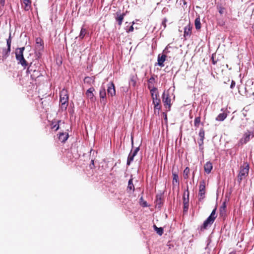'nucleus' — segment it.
<instances>
[{
  "mask_svg": "<svg viewBox=\"0 0 254 254\" xmlns=\"http://www.w3.org/2000/svg\"><path fill=\"white\" fill-rule=\"evenodd\" d=\"M25 50V47L18 48L15 51V58L18 64L21 65L24 68L28 67V64L23 56V52Z\"/></svg>",
  "mask_w": 254,
  "mask_h": 254,
  "instance_id": "f257e3e1",
  "label": "nucleus"
},
{
  "mask_svg": "<svg viewBox=\"0 0 254 254\" xmlns=\"http://www.w3.org/2000/svg\"><path fill=\"white\" fill-rule=\"evenodd\" d=\"M60 103L62 111H66L68 104V95L67 90L64 89L60 92Z\"/></svg>",
  "mask_w": 254,
  "mask_h": 254,
  "instance_id": "f03ea898",
  "label": "nucleus"
},
{
  "mask_svg": "<svg viewBox=\"0 0 254 254\" xmlns=\"http://www.w3.org/2000/svg\"><path fill=\"white\" fill-rule=\"evenodd\" d=\"M249 172V165L247 163H245L243 166H241L238 175V182L240 183L242 181L245 179L248 175Z\"/></svg>",
  "mask_w": 254,
  "mask_h": 254,
  "instance_id": "7ed1b4c3",
  "label": "nucleus"
},
{
  "mask_svg": "<svg viewBox=\"0 0 254 254\" xmlns=\"http://www.w3.org/2000/svg\"><path fill=\"white\" fill-rule=\"evenodd\" d=\"M26 73L30 74L31 78L32 79H36L41 75V73L38 69H36V67H34L32 65V63H31L28 67H27Z\"/></svg>",
  "mask_w": 254,
  "mask_h": 254,
  "instance_id": "20e7f679",
  "label": "nucleus"
},
{
  "mask_svg": "<svg viewBox=\"0 0 254 254\" xmlns=\"http://www.w3.org/2000/svg\"><path fill=\"white\" fill-rule=\"evenodd\" d=\"M254 137V130L250 131L248 130L245 133L243 137L241 138L238 142V145H242L244 144H246L248 142L251 138H252Z\"/></svg>",
  "mask_w": 254,
  "mask_h": 254,
  "instance_id": "39448f33",
  "label": "nucleus"
},
{
  "mask_svg": "<svg viewBox=\"0 0 254 254\" xmlns=\"http://www.w3.org/2000/svg\"><path fill=\"white\" fill-rule=\"evenodd\" d=\"M162 102L164 104V106L167 109V111H170L171 107V99L170 97L168 91H164L162 96Z\"/></svg>",
  "mask_w": 254,
  "mask_h": 254,
  "instance_id": "423d86ee",
  "label": "nucleus"
},
{
  "mask_svg": "<svg viewBox=\"0 0 254 254\" xmlns=\"http://www.w3.org/2000/svg\"><path fill=\"white\" fill-rule=\"evenodd\" d=\"M205 183L204 180H202L200 182L199 186V192H198V200L199 201H201L205 197Z\"/></svg>",
  "mask_w": 254,
  "mask_h": 254,
  "instance_id": "0eeeda50",
  "label": "nucleus"
},
{
  "mask_svg": "<svg viewBox=\"0 0 254 254\" xmlns=\"http://www.w3.org/2000/svg\"><path fill=\"white\" fill-rule=\"evenodd\" d=\"M107 93L109 96L113 97L116 95L115 85L113 82H110L107 85Z\"/></svg>",
  "mask_w": 254,
  "mask_h": 254,
  "instance_id": "6e6552de",
  "label": "nucleus"
},
{
  "mask_svg": "<svg viewBox=\"0 0 254 254\" xmlns=\"http://www.w3.org/2000/svg\"><path fill=\"white\" fill-rule=\"evenodd\" d=\"M36 48L39 51H43L44 48V43L40 37H37L35 39Z\"/></svg>",
  "mask_w": 254,
  "mask_h": 254,
  "instance_id": "1a4fd4ad",
  "label": "nucleus"
},
{
  "mask_svg": "<svg viewBox=\"0 0 254 254\" xmlns=\"http://www.w3.org/2000/svg\"><path fill=\"white\" fill-rule=\"evenodd\" d=\"M116 16L115 17L116 21L118 22V23L119 26H121L122 24L124 16L126 15V13H121L120 11H117L116 13Z\"/></svg>",
  "mask_w": 254,
  "mask_h": 254,
  "instance_id": "9d476101",
  "label": "nucleus"
},
{
  "mask_svg": "<svg viewBox=\"0 0 254 254\" xmlns=\"http://www.w3.org/2000/svg\"><path fill=\"white\" fill-rule=\"evenodd\" d=\"M215 219H213L211 216H208V218L204 221L202 226H201L202 229H206L208 225H211L214 222Z\"/></svg>",
  "mask_w": 254,
  "mask_h": 254,
  "instance_id": "9b49d317",
  "label": "nucleus"
},
{
  "mask_svg": "<svg viewBox=\"0 0 254 254\" xmlns=\"http://www.w3.org/2000/svg\"><path fill=\"white\" fill-rule=\"evenodd\" d=\"M166 58V56L165 54H162V55L159 54L157 58L158 65L161 67L164 66V64L163 63L165 61Z\"/></svg>",
  "mask_w": 254,
  "mask_h": 254,
  "instance_id": "f8f14e48",
  "label": "nucleus"
},
{
  "mask_svg": "<svg viewBox=\"0 0 254 254\" xmlns=\"http://www.w3.org/2000/svg\"><path fill=\"white\" fill-rule=\"evenodd\" d=\"M69 137L68 133L67 132H60L59 134V139L62 142H65Z\"/></svg>",
  "mask_w": 254,
  "mask_h": 254,
  "instance_id": "ddd939ff",
  "label": "nucleus"
},
{
  "mask_svg": "<svg viewBox=\"0 0 254 254\" xmlns=\"http://www.w3.org/2000/svg\"><path fill=\"white\" fill-rule=\"evenodd\" d=\"M213 168L212 164L210 161L207 162L204 165V169L205 172L209 174Z\"/></svg>",
  "mask_w": 254,
  "mask_h": 254,
  "instance_id": "4468645a",
  "label": "nucleus"
},
{
  "mask_svg": "<svg viewBox=\"0 0 254 254\" xmlns=\"http://www.w3.org/2000/svg\"><path fill=\"white\" fill-rule=\"evenodd\" d=\"M95 91V89L93 87L89 88L86 92V95L89 98L91 101H93L94 99V95L93 92Z\"/></svg>",
  "mask_w": 254,
  "mask_h": 254,
  "instance_id": "2eb2a0df",
  "label": "nucleus"
},
{
  "mask_svg": "<svg viewBox=\"0 0 254 254\" xmlns=\"http://www.w3.org/2000/svg\"><path fill=\"white\" fill-rule=\"evenodd\" d=\"M192 26L189 24L184 28V37H190L191 35Z\"/></svg>",
  "mask_w": 254,
  "mask_h": 254,
  "instance_id": "dca6fc26",
  "label": "nucleus"
},
{
  "mask_svg": "<svg viewBox=\"0 0 254 254\" xmlns=\"http://www.w3.org/2000/svg\"><path fill=\"white\" fill-rule=\"evenodd\" d=\"M10 51V48L7 47V48L2 49V58L3 60H5L9 56Z\"/></svg>",
  "mask_w": 254,
  "mask_h": 254,
  "instance_id": "f3484780",
  "label": "nucleus"
},
{
  "mask_svg": "<svg viewBox=\"0 0 254 254\" xmlns=\"http://www.w3.org/2000/svg\"><path fill=\"white\" fill-rule=\"evenodd\" d=\"M183 204H189V191L188 187L184 193L183 196Z\"/></svg>",
  "mask_w": 254,
  "mask_h": 254,
  "instance_id": "a211bd4d",
  "label": "nucleus"
},
{
  "mask_svg": "<svg viewBox=\"0 0 254 254\" xmlns=\"http://www.w3.org/2000/svg\"><path fill=\"white\" fill-rule=\"evenodd\" d=\"M24 4V9L25 11H29L31 7V0H22Z\"/></svg>",
  "mask_w": 254,
  "mask_h": 254,
  "instance_id": "6ab92c4d",
  "label": "nucleus"
},
{
  "mask_svg": "<svg viewBox=\"0 0 254 254\" xmlns=\"http://www.w3.org/2000/svg\"><path fill=\"white\" fill-rule=\"evenodd\" d=\"M95 82V77L94 76H86L84 79V82L91 85Z\"/></svg>",
  "mask_w": 254,
  "mask_h": 254,
  "instance_id": "aec40b11",
  "label": "nucleus"
},
{
  "mask_svg": "<svg viewBox=\"0 0 254 254\" xmlns=\"http://www.w3.org/2000/svg\"><path fill=\"white\" fill-rule=\"evenodd\" d=\"M99 96L100 98L101 99H106V89L104 87L102 86L100 89L99 91Z\"/></svg>",
  "mask_w": 254,
  "mask_h": 254,
  "instance_id": "412c9836",
  "label": "nucleus"
},
{
  "mask_svg": "<svg viewBox=\"0 0 254 254\" xmlns=\"http://www.w3.org/2000/svg\"><path fill=\"white\" fill-rule=\"evenodd\" d=\"M155 83L154 75H152L151 77L147 81V87L148 88H151L154 86V83Z\"/></svg>",
  "mask_w": 254,
  "mask_h": 254,
  "instance_id": "4be33fe9",
  "label": "nucleus"
},
{
  "mask_svg": "<svg viewBox=\"0 0 254 254\" xmlns=\"http://www.w3.org/2000/svg\"><path fill=\"white\" fill-rule=\"evenodd\" d=\"M227 117V114L225 113L219 114L216 118V120L218 121H223Z\"/></svg>",
  "mask_w": 254,
  "mask_h": 254,
  "instance_id": "5701e85b",
  "label": "nucleus"
},
{
  "mask_svg": "<svg viewBox=\"0 0 254 254\" xmlns=\"http://www.w3.org/2000/svg\"><path fill=\"white\" fill-rule=\"evenodd\" d=\"M194 25H195V27L196 30H199L200 29L201 23H200V17L199 16L195 19Z\"/></svg>",
  "mask_w": 254,
  "mask_h": 254,
  "instance_id": "b1692460",
  "label": "nucleus"
},
{
  "mask_svg": "<svg viewBox=\"0 0 254 254\" xmlns=\"http://www.w3.org/2000/svg\"><path fill=\"white\" fill-rule=\"evenodd\" d=\"M127 189H129V190H132L133 191H134V187L133 184V178L132 176H131V178L128 180Z\"/></svg>",
  "mask_w": 254,
  "mask_h": 254,
  "instance_id": "393cba45",
  "label": "nucleus"
},
{
  "mask_svg": "<svg viewBox=\"0 0 254 254\" xmlns=\"http://www.w3.org/2000/svg\"><path fill=\"white\" fill-rule=\"evenodd\" d=\"M87 33V30L84 27V26H83L81 28V30L80 31V34L79 35V38L81 39H82L84 38L85 34Z\"/></svg>",
  "mask_w": 254,
  "mask_h": 254,
  "instance_id": "a878e982",
  "label": "nucleus"
},
{
  "mask_svg": "<svg viewBox=\"0 0 254 254\" xmlns=\"http://www.w3.org/2000/svg\"><path fill=\"white\" fill-rule=\"evenodd\" d=\"M154 230L159 235L162 236L163 234V228L162 227H157L155 225H153Z\"/></svg>",
  "mask_w": 254,
  "mask_h": 254,
  "instance_id": "bb28decb",
  "label": "nucleus"
},
{
  "mask_svg": "<svg viewBox=\"0 0 254 254\" xmlns=\"http://www.w3.org/2000/svg\"><path fill=\"white\" fill-rule=\"evenodd\" d=\"M153 100V104L157 103H161V100L159 97V93L157 92L155 93V95L154 96L151 97Z\"/></svg>",
  "mask_w": 254,
  "mask_h": 254,
  "instance_id": "cd10ccee",
  "label": "nucleus"
},
{
  "mask_svg": "<svg viewBox=\"0 0 254 254\" xmlns=\"http://www.w3.org/2000/svg\"><path fill=\"white\" fill-rule=\"evenodd\" d=\"M176 183L178 185H179V176L176 173L173 172V184L174 185Z\"/></svg>",
  "mask_w": 254,
  "mask_h": 254,
  "instance_id": "c85d7f7f",
  "label": "nucleus"
},
{
  "mask_svg": "<svg viewBox=\"0 0 254 254\" xmlns=\"http://www.w3.org/2000/svg\"><path fill=\"white\" fill-rule=\"evenodd\" d=\"M161 103H157L153 104L154 105V109L155 113H156V111H157V114H159L160 112V110L161 109V106L160 105Z\"/></svg>",
  "mask_w": 254,
  "mask_h": 254,
  "instance_id": "c756f323",
  "label": "nucleus"
},
{
  "mask_svg": "<svg viewBox=\"0 0 254 254\" xmlns=\"http://www.w3.org/2000/svg\"><path fill=\"white\" fill-rule=\"evenodd\" d=\"M139 204L141 206L143 207H147L148 206L147 202L144 200L143 196H141L139 198Z\"/></svg>",
  "mask_w": 254,
  "mask_h": 254,
  "instance_id": "7c9ffc66",
  "label": "nucleus"
},
{
  "mask_svg": "<svg viewBox=\"0 0 254 254\" xmlns=\"http://www.w3.org/2000/svg\"><path fill=\"white\" fill-rule=\"evenodd\" d=\"M150 90V92L151 95V97L154 96L155 95V93L158 92L157 88L154 86H153L151 88H148Z\"/></svg>",
  "mask_w": 254,
  "mask_h": 254,
  "instance_id": "2f4dec72",
  "label": "nucleus"
},
{
  "mask_svg": "<svg viewBox=\"0 0 254 254\" xmlns=\"http://www.w3.org/2000/svg\"><path fill=\"white\" fill-rule=\"evenodd\" d=\"M184 178L185 179H187L189 177V174L190 173V168L187 167L184 170Z\"/></svg>",
  "mask_w": 254,
  "mask_h": 254,
  "instance_id": "473e14b6",
  "label": "nucleus"
},
{
  "mask_svg": "<svg viewBox=\"0 0 254 254\" xmlns=\"http://www.w3.org/2000/svg\"><path fill=\"white\" fill-rule=\"evenodd\" d=\"M200 123V116L199 115V116H198L195 118L194 121V126L195 127H198Z\"/></svg>",
  "mask_w": 254,
  "mask_h": 254,
  "instance_id": "72a5a7b5",
  "label": "nucleus"
},
{
  "mask_svg": "<svg viewBox=\"0 0 254 254\" xmlns=\"http://www.w3.org/2000/svg\"><path fill=\"white\" fill-rule=\"evenodd\" d=\"M134 157L132 156L131 155H130L129 153L128 155L127 159V166H129L131 164V163L133 161Z\"/></svg>",
  "mask_w": 254,
  "mask_h": 254,
  "instance_id": "f704fd0d",
  "label": "nucleus"
},
{
  "mask_svg": "<svg viewBox=\"0 0 254 254\" xmlns=\"http://www.w3.org/2000/svg\"><path fill=\"white\" fill-rule=\"evenodd\" d=\"M226 208V202H223L221 206L220 207L219 210L220 214H222L223 212L225 211V209Z\"/></svg>",
  "mask_w": 254,
  "mask_h": 254,
  "instance_id": "c9c22d12",
  "label": "nucleus"
},
{
  "mask_svg": "<svg viewBox=\"0 0 254 254\" xmlns=\"http://www.w3.org/2000/svg\"><path fill=\"white\" fill-rule=\"evenodd\" d=\"M204 134L205 132L203 128H201L199 130V132L198 133L199 136L200 137V139H204Z\"/></svg>",
  "mask_w": 254,
  "mask_h": 254,
  "instance_id": "e433bc0d",
  "label": "nucleus"
},
{
  "mask_svg": "<svg viewBox=\"0 0 254 254\" xmlns=\"http://www.w3.org/2000/svg\"><path fill=\"white\" fill-rule=\"evenodd\" d=\"M11 33H10L8 39H6L7 47L11 48Z\"/></svg>",
  "mask_w": 254,
  "mask_h": 254,
  "instance_id": "4c0bfd02",
  "label": "nucleus"
},
{
  "mask_svg": "<svg viewBox=\"0 0 254 254\" xmlns=\"http://www.w3.org/2000/svg\"><path fill=\"white\" fill-rule=\"evenodd\" d=\"M139 146H138L135 148V149L133 151V152H132L131 150L129 154L134 157L136 155L138 151L139 150Z\"/></svg>",
  "mask_w": 254,
  "mask_h": 254,
  "instance_id": "58836bf2",
  "label": "nucleus"
},
{
  "mask_svg": "<svg viewBox=\"0 0 254 254\" xmlns=\"http://www.w3.org/2000/svg\"><path fill=\"white\" fill-rule=\"evenodd\" d=\"M139 146H138L135 148V149L133 151V152H132L131 150L129 154L134 157L136 155L138 151L139 150Z\"/></svg>",
  "mask_w": 254,
  "mask_h": 254,
  "instance_id": "ea45409f",
  "label": "nucleus"
},
{
  "mask_svg": "<svg viewBox=\"0 0 254 254\" xmlns=\"http://www.w3.org/2000/svg\"><path fill=\"white\" fill-rule=\"evenodd\" d=\"M139 146H138L135 148V149L133 151V152H132L131 150L129 154L134 157L136 155L138 151L139 150Z\"/></svg>",
  "mask_w": 254,
  "mask_h": 254,
  "instance_id": "a19ab883",
  "label": "nucleus"
},
{
  "mask_svg": "<svg viewBox=\"0 0 254 254\" xmlns=\"http://www.w3.org/2000/svg\"><path fill=\"white\" fill-rule=\"evenodd\" d=\"M139 146H138L135 148V149L133 151V152H132L131 150L129 154L134 157L136 155L138 151L139 150Z\"/></svg>",
  "mask_w": 254,
  "mask_h": 254,
  "instance_id": "79ce46f5",
  "label": "nucleus"
},
{
  "mask_svg": "<svg viewBox=\"0 0 254 254\" xmlns=\"http://www.w3.org/2000/svg\"><path fill=\"white\" fill-rule=\"evenodd\" d=\"M129 84L130 86H132L134 87L136 85V80L134 79V77H132L129 81Z\"/></svg>",
  "mask_w": 254,
  "mask_h": 254,
  "instance_id": "37998d69",
  "label": "nucleus"
},
{
  "mask_svg": "<svg viewBox=\"0 0 254 254\" xmlns=\"http://www.w3.org/2000/svg\"><path fill=\"white\" fill-rule=\"evenodd\" d=\"M216 208H214L212 211L211 212L210 215L209 216H211L212 218L214 219H215L216 218Z\"/></svg>",
  "mask_w": 254,
  "mask_h": 254,
  "instance_id": "c03bdc74",
  "label": "nucleus"
},
{
  "mask_svg": "<svg viewBox=\"0 0 254 254\" xmlns=\"http://www.w3.org/2000/svg\"><path fill=\"white\" fill-rule=\"evenodd\" d=\"M216 208H214L212 211L211 212L210 215L209 216H211L212 218L214 219H215L216 218Z\"/></svg>",
  "mask_w": 254,
  "mask_h": 254,
  "instance_id": "a18cd8bd",
  "label": "nucleus"
},
{
  "mask_svg": "<svg viewBox=\"0 0 254 254\" xmlns=\"http://www.w3.org/2000/svg\"><path fill=\"white\" fill-rule=\"evenodd\" d=\"M189 204H184L183 211L184 213H187L189 209Z\"/></svg>",
  "mask_w": 254,
  "mask_h": 254,
  "instance_id": "49530a36",
  "label": "nucleus"
},
{
  "mask_svg": "<svg viewBox=\"0 0 254 254\" xmlns=\"http://www.w3.org/2000/svg\"><path fill=\"white\" fill-rule=\"evenodd\" d=\"M218 9L219 13L221 15H222L224 13V10H225V8L224 7H222L221 6H219V7H218Z\"/></svg>",
  "mask_w": 254,
  "mask_h": 254,
  "instance_id": "de8ad7c7",
  "label": "nucleus"
},
{
  "mask_svg": "<svg viewBox=\"0 0 254 254\" xmlns=\"http://www.w3.org/2000/svg\"><path fill=\"white\" fill-rule=\"evenodd\" d=\"M61 121H60H60H59L58 122V124H55L54 126H53L52 127V128H56V129H55V130H57L58 129H59V123H61Z\"/></svg>",
  "mask_w": 254,
  "mask_h": 254,
  "instance_id": "09e8293b",
  "label": "nucleus"
},
{
  "mask_svg": "<svg viewBox=\"0 0 254 254\" xmlns=\"http://www.w3.org/2000/svg\"><path fill=\"white\" fill-rule=\"evenodd\" d=\"M134 28L133 25H131L128 29H126V31L127 33L132 32L133 31Z\"/></svg>",
  "mask_w": 254,
  "mask_h": 254,
  "instance_id": "8fccbe9b",
  "label": "nucleus"
},
{
  "mask_svg": "<svg viewBox=\"0 0 254 254\" xmlns=\"http://www.w3.org/2000/svg\"><path fill=\"white\" fill-rule=\"evenodd\" d=\"M162 115H163V117L164 118V121L166 122H167V114L165 113V112H163L162 113Z\"/></svg>",
  "mask_w": 254,
  "mask_h": 254,
  "instance_id": "3c124183",
  "label": "nucleus"
},
{
  "mask_svg": "<svg viewBox=\"0 0 254 254\" xmlns=\"http://www.w3.org/2000/svg\"><path fill=\"white\" fill-rule=\"evenodd\" d=\"M203 140L204 139H199L198 140V143L199 146L200 147H201L203 145Z\"/></svg>",
  "mask_w": 254,
  "mask_h": 254,
  "instance_id": "603ef678",
  "label": "nucleus"
},
{
  "mask_svg": "<svg viewBox=\"0 0 254 254\" xmlns=\"http://www.w3.org/2000/svg\"><path fill=\"white\" fill-rule=\"evenodd\" d=\"M235 85H236V83H235V81L232 80L231 82L230 88L231 89H233L235 87Z\"/></svg>",
  "mask_w": 254,
  "mask_h": 254,
  "instance_id": "864d4df0",
  "label": "nucleus"
},
{
  "mask_svg": "<svg viewBox=\"0 0 254 254\" xmlns=\"http://www.w3.org/2000/svg\"><path fill=\"white\" fill-rule=\"evenodd\" d=\"M167 21V19L166 18H164L162 22V25L164 26V28L166 27V23Z\"/></svg>",
  "mask_w": 254,
  "mask_h": 254,
  "instance_id": "5fc2aeb1",
  "label": "nucleus"
},
{
  "mask_svg": "<svg viewBox=\"0 0 254 254\" xmlns=\"http://www.w3.org/2000/svg\"><path fill=\"white\" fill-rule=\"evenodd\" d=\"M168 47H169V45H168L166 48L165 49L163 50V53H164V54H165L166 55V54H167L168 52H169V51H168Z\"/></svg>",
  "mask_w": 254,
  "mask_h": 254,
  "instance_id": "6e6d98bb",
  "label": "nucleus"
},
{
  "mask_svg": "<svg viewBox=\"0 0 254 254\" xmlns=\"http://www.w3.org/2000/svg\"><path fill=\"white\" fill-rule=\"evenodd\" d=\"M179 1L181 4L183 3V5H187V2L186 1V0H179Z\"/></svg>",
  "mask_w": 254,
  "mask_h": 254,
  "instance_id": "4d7b16f0",
  "label": "nucleus"
},
{
  "mask_svg": "<svg viewBox=\"0 0 254 254\" xmlns=\"http://www.w3.org/2000/svg\"><path fill=\"white\" fill-rule=\"evenodd\" d=\"M211 60H212V64L215 65L217 63V61H215L214 60L213 55H212L211 57Z\"/></svg>",
  "mask_w": 254,
  "mask_h": 254,
  "instance_id": "13d9d810",
  "label": "nucleus"
},
{
  "mask_svg": "<svg viewBox=\"0 0 254 254\" xmlns=\"http://www.w3.org/2000/svg\"><path fill=\"white\" fill-rule=\"evenodd\" d=\"M5 0H0V5L2 6H3L5 4Z\"/></svg>",
  "mask_w": 254,
  "mask_h": 254,
  "instance_id": "bf43d9fd",
  "label": "nucleus"
},
{
  "mask_svg": "<svg viewBox=\"0 0 254 254\" xmlns=\"http://www.w3.org/2000/svg\"><path fill=\"white\" fill-rule=\"evenodd\" d=\"M207 244L206 247L205 248V250H206L208 248V245L210 244V243L211 242V240L208 239L207 240Z\"/></svg>",
  "mask_w": 254,
  "mask_h": 254,
  "instance_id": "052dcab7",
  "label": "nucleus"
},
{
  "mask_svg": "<svg viewBox=\"0 0 254 254\" xmlns=\"http://www.w3.org/2000/svg\"><path fill=\"white\" fill-rule=\"evenodd\" d=\"M94 0H88V3H90V5L92 6Z\"/></svg>",
  "mask_w": 254,
  "mask_h": 254,
  "instance_id": "680f3d73",
  "label": "nucleus"
},
{
  "mask_svg": "<svg viewBox=\"0 0 254 254\" xmlns=\"http://www.w3.org/2000/svg\"><path fill=\"white\" fill-rule=\"evenodd\" d=\"M131 146H132V148H133V141L132 137H131Z\"/></svg>",
  "mask_w": 254,
  "mask_h": 254,
  "instance_id": "e2e57ef3",
  "label": "nucleus"
},
{
  "mask_svg": "<svg viewBox=\"0 0 254 254\" xmlns=\"http://www.w3.org/2000/svg\"><path fill=\"white\" fill-rule=\"evenodd\" d=\"M91 165L94 166V160H91V164H90V166Z\"/></svg>",
  "mask_w": 254,
  "mask_h": 254,
  "instance_id": "0e129e2a",
  "label": "nucleus"
},
{
  "mask_svg": "<svg viewBox=\"0 0 254 254\" xmlns=\"http://www.w3.org/2000/svg\"><path fill=\"white\" fill-rule=\"evenodd\" d=\"M203 149V147L202 146L201 147H200V148L199 147L200 150H202Z\"/></svg>",
  "mask_w": 254,
  "mask_h": 254,
  "instance_id": "69168bd1",
  "label": "nucleus"
},
{
  "mask_svg": "<svg viewBox=\"0 0 254 254\" xmlns=\"http://www.w3.org/2000/svg\"><path fill=\"white\" fill-rule=\"evenodd\" d=\"M229 254H235L234 252H231Z\"/></svg>",
  "mask_w": 254,
  "mask_h": 254,
  "instance_id": "338daca9",
  "label": "nucleus"
},
{
  "mask_svg": "<svg viewBox=\"0 0 254 254\" xmlns=\"http://www.w3.org/2000/svg\"><path fill=\"white\" fill-rule=\"evenodd\" d=\"M194 172H193V178H194Z\"/></svg>",
  "mask_w": 254,
  "mask_h": 254,
  "instance_id": "774afa93",
  "label": "nucleus"
}]
</instances>
